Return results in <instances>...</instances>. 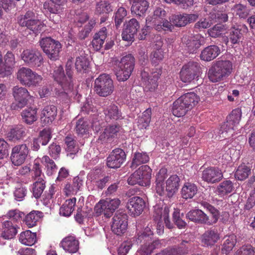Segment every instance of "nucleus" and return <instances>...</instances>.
Wrapping results in <instances>:
<instances>
[{"label": "nucleus", "instance_id": "864d4df0", "mask_svg": "<svg viewBox=\"0 0 255 255\" xmlns=\"http://www.w3.org/2000/svg\"><path fill=\"white\" fill-rule=\"evenodd\" d=\"M45 188V181L43 178H40L33 183L32 185V193L34 197L39 198Z\"/></svg>", "mask_w": 255, "mask_h": 255}, {"label": "nucleus", "instance_id": "39448f33", "mask_svg": "<svg viewBox=\"0 0 255 255\" xmlns=\"http://www.w3.org/2000/svg\"><path fill=\"white\" fill-rule=\"evenodd\" d=\"M134 67V58L131 54L123 57L116 63L115 72L119 81L127 80L131 74Z\"/></svg>", "mask_w": 255, "mask_h": 255}, {"label": "nucleus", "instance_id": "c756f323", "mask_svg": "<svg viewBox=\"0 0 255 255\" xmlns=\"http://www.w3.org/2000/svg\"><path fill=\"white\" fill-rule=\"evenodd\" d=\"M234 184L230 180H225L220 183L215 190V193L220 197H224L234 190Z\"/></svg>", "mask_w": 255, "mask_h": 255}, {"label": "nucleus", "instance_id": "dca6fc26", "mask_svg": "<svg viewBox=\"0 0 255 255\" xmlns=\"http://www.w3.org/2000/svg\"><path fill=\"white\" fill-rule=\"evenodd\" d=\"M128 228V216L123 213L117 212L113 218L112 230L115 234L121 235Z\"/></svg>", "mask_w": 255, "mask_h": 255}, {"label": "nucleus", "instance_id": "a211bd4d", "mask_svg": "<svg viewBox=\"0 0 255 255\" xmlns=\"http://www.w3.org/2000/svg\"><path fill=\"white\" fill-rule=\"evenodd\" d=\"M160 70L153 72L149 76L148 73L144 69L141 72V76L145 82L144 91L146 92H154L157 89L158 85V80L161 75Z\"/></svg>", "mask_w": 255, "mask_h": 255}, {"label": "nucleus", "instance_id": "79ce46f5", "mask_svg": "<svg viewBox=\"0 0 255 255\" xmlns=\"http://www.w3.org/2000/svg\"><path fill=\"white\" fill-rule=\"evenodd\" d=\"M19 241L24 245L32 246L37 241L36 233H33L29 230L23 231L19 235Z\"/></svg>", "mask_w": 255, "mask_h": 255}, {"label": "nucleus", "instance_id": "7ed1b4c3", "mask_svg": "<svg viewBox=\"0 0 255 255\" xmlns=\"http://www.w3.org/2000/svg\"><path fill=\"white\" fill-rule=\"evenodd\" d=\"M233 63L228 60H220L210 68L208 76L210 81L216 83L224 80L232 72Z\"/></svg>", "mask_w": 255, "mask_h": 255}, {"label": "nucleus", "instance_id": "3c124183", "mask_svg": "<svg viewBox=\"0 0 255 255\" xmlns=\"http://www.w3.org/2000/svg\"><path fill=\"white\" fill-rule=\"evenodd\" d=\"M89 65L90 62L86 56L81 55L76 58L75 66L77 71L80 72H86Z\"/></svg>", "mask_w": 255, "mask_h": 255}, {"label": "nucleus", "instance_id": "b1692460", "mask_svg": "<svg viewBox=\"0 0 255 255\" xmlns=\"http://www.w3.org/2000/svg\"><path fill=\"white\" fill-rule=\"evenodd\" d=\"M122 130V127L119 125H112L107 127L104 132L99 136V139L111 141L112 139L117 137Z\"/></svg>", "mask_w": 255, "mask_h": 255}, {"label": "nucleus", "instance_id": "49530a36", "mask_svg": "<svg viewBox=\"0 0 255 255\" xmlns=\"http://www.w3.org/2000/svg\"><path fill=\"white\" fill-rule=\"evenodd\" d=\"M43 217V213L38 211H32L27 214L24 222L28 228H32L36 225L37 222Z\"/></svg>", "mask_w": 255, "mask_h": 255}, {"label": "nucleus", "instance_id": "774afa93", "mask_svg": "<svg viewBox=\"0 0 255 255\" xmlns=\"http://www.w3.org/2000/svg\"><path fill=\"white\" fill-rule=\"evenodd\" d=\"M66 145V150L71 154H75L78 151V147L75 144V141L71 136H67L65 139Z\"/></svg>", "mask_w": 255, "mask_h": 255}, {"label": "nucleus", "instance_id": "ea45409f", "mask_svg": "<svg viewBox=\"0 0 255 255\" xmlns=\"http://www.w3.org/2000/svg\"><path fill=\"white\" fill-rule=\"evenodd\" d=\"M52 4L44 3V8L47 9L51 13L59 14L62 11L63 6L66 3L67 0H50Z\"/></svg>", "mask_w": 255, "mask_h": 255}, {"label": "nucleus", "instance_id": "393cba45", "mask_svg": "<svg viewBox=\"0 0 255 255\" xmlns=\"http://www.w3.org/2000/svg\"><path fill=\"white\" fill-rule=\"evenodd\" d=\"M197 18V16L196 14H180L173 15L170 20L175 26L182 27L194 21Z\"/></svg>", "mask_w": 255, "mask_h": 255}, {"label": "nucleus", "instance_id": "4468645a", "mask_svg": "<svg viewBox=\"0 0 255 255\" xmlns=\"http://www.w3.org/2000/svg\"><path fill=\"white\" fill-rule=\"evenodd\" d=\"M200 67L198 63L190 61L184 64L180 72L181 80L184 83H190L198 76Z\"/></svg>", "mask_w": 255, "mask_h": 255}, {"label": "nucleus", "instance_id": "09e8293b", "mask_svg": "<svg viewBox=\"0 0 255 255\" xmlns=\"http://www.w3.org/2000/svg\"><path fill=\"white\" fill-rule=\"evenodd\" d=\"M197 192V186L193 183H186L182 187L181 195L184 199L192 198Z\"/></svg>", "mask_w": 255, "mask_h": 255}, {"label": "nucleus", "instance_id": "bf43d9fd", "mask_svg": "<svg viewBox=\"0 0 255 255\" xmlns=\"http://www.w3.org/2000/svg\"><path fill=\"white\" fill-rule=\"evenodd\" d=\"M251 172L250 168L245 164L240 165L235 173V178L239 180H244L246 179Z\"/></svg>", "mask_w": 255, "mask_h": 255}, {"label": "nucleus", "instance_id": "6ab92c4d", "mask_svg": "<svg viewBox=\"0 0 255 255\" xmlns=\"http://www.w3.org/2000/svg\"><path fill=\"white\" fill-rule=\"evenodd\" d=\"M222 170L217 167H210L202 171V178L208 184H214L220 182L223 178Z\"/></svg>", "mask_w": 255, "mask_h": 255}, {"label": "nucleus", "instance_id": "052dcab7", "mask_svg": "<svg viewBox=\"0 0 255 255\" xmlns=\"http://www.w3.org/2000/svg\"><path fill=\"white\" fill-rule=\"evenodd\" d=\"M4 63L7 74L10 75L12 74L13 68L15 64V57L13 54L8 51L4 56Z\"/></svg>", "mask_w": 255, "mask_h": 255}, {"label": "nucleus", "instance_id": "412c9836", "mask_svg": "<svg viewBox=\"0 0 255 255\" xmlns=\"http://www.w3.org/2000/svg\"><path fill=\"white\" fill-rule=\"evenodd\" d=\"M182 40L186 44V50L190 53H196L198 48L206 42L205 38L200 34L187 38L185 37Z\"/></svg>", "mask_w": 255, "mask_h": 255}, {"label": "nucleus", "instance_id": "a18cd8bd", "mask_svg": "<svg viewBox=\"0 0 255 255\" xmlns=\"http://www.w3.org/2000/svg\"><path fill=\"white\" fill-rule=\"evenodd\" d=\"M33 71L29 68L22 67L17 72V79L22 85L26 86Z\"/></svg>", "mask_w": 255, "mask_h": 255}, {"label": "nucleus", "instance_id": "9d476101", "mask_svg": "<svg viewBox=\"0 0 255 255\" xmlns=\"http://www.w3.org/2000/svg\"><path fill=\"white\" fill-rule=\"evenodd\" d=\"M39 43L43 52L49 58L53 60L58 59L61 49V44L58 41L46 37L41 39Z\"/></svg>", "mask_w": 255, "mask_h": 255}, {"label": "nucleus", "instance_id": "680f3d73", "mask_svg": "<svg viewBox=\"0 0 255 255\" xmlns=\"http://www.w3.org/2000/svg\"><path fill=\"white\" fill-rule=\"evenodd\" d=\"M226 30L227 29L225 25L222 24H217L208 29V32L210 36L216 38L219 37L222 34L225 33Z\"/></svg>", "mask_w": 255, "mask_h": 255}, {"label": "nucleus", "instance_id": "f03ea898", "mask_svg": "<svg viewBox=\"0 0 255 255\" xmlns=\"http://www.w3.org/2000/svg\"><path fill=\"white\" fill-rule=\"evenodd\" d=\"M153 230L152 226L148 225L143 230L137 233V243H143L144 244L137 251L136 255H150L153 250L160 247L161 245L159 240H152Z\"/></svg>", "mask_w": 255, "mask_h": 255}, {"label": "nucleus", "instance_id": "aec40b11", "mask_svg": "<svg viewBox=\"0 0 255 255\" xmlns=\"http://www.w3.org/2000/svg\"><path fill=\"white\" fill-rule=\"evenodd\" d=\"M126 158L125 151L121 148L113 150L107 159V165L109 168H117L124 163Z\"/></svg>", "mask_w": 255, "mask_h": 255}, {"label": "nucleus", "instance_id": "2eb2a0df", "mask_svg": "<svg viewBox=\"0 0 255 255\" xmlns=\"http://www.w3.org/2000/svg\"><path fill=\"white\" fill-rule=\"evenodd\" d=\"M29 152L26 144L23 143L14 146L11 151L10 159L15 166L21 165L25 160Z\"/></svg>", "mask_w": 255, "mask_h": 255}, {"label": "nucleus", "instance_id": "ddd939ff", "mask_svg": "<svg viewBox=\"0 0 255 255\" xmlns=\"http://www.w3.org/2000/svg\"><path fill=\"white\" fill-rule=\"evenodd\" d=\"M20 56L24 63L32 68L39 67L43 63V58L41 54L35 49L24 50Z\"/></svg>", "mask_w": 255, "mask_h": 255}, {"label": "nucleus", "instance_id": "2f4dec72", "mask_svg": "<svg viewBox=\"0 0 255 255\" xmlns=\"http://www.w3.org/2000/svg\"><path fill=\"white\" fill-rule=\"evenodd\" d=\"M1 236L5 239H12L16 234L17 225L11 221H5L2 223Z\"/></svg>", "mask_w": 255, "mask_h": 255}, {"label": "nucleus", "instance_id": "37998d69", "mask_svg": "<svg viewBox=\"0 0 255 255\" xmlns=\"http://www.w3.org/2000/svg\"><path fill=\"white\" fill-rule=\"evenodd\" d=\"M76 202L75 198L66 200L60 208V214L64 217L70 216L74 211Z\"/></svg>", "mask_w": 255, "mask_h": 255}, {"label": "nucleus", "instance_id": "8fccbe9b", "mask_svg": "<svg viewBox=\"0 0 255 255\" xmlns=\"http://www.w3.org/2000/svg\"><path fill=\"white\" fill-rule=\"evenodd\" d=\"M151 109L148 108L145 110L142 115L139 117L137 121V126L140 129H146L149 125L151 121Z\"/></svg>", "mask_w": 255, "mask_h": 255}, {"label": "nucleus", "instance_id": "f3484780", "mask_svg": "<svg viewBox=\"0 0 255 255\" xmlns=\"http://www.w3.org/2000/svg\"><path fill=\"white\" fill-rule=\"evenodd\" d=\"M125 26L122 33V39L131 43L134 41V36L140 27L139 22L136 19L132 18L126 22Z\"/></svg>", "mask_w": 255, "mask_h": 255}, {"label": "nucleus", "instance_id": "423d86ee", "mask_svg": "<svg viewBox=\"0 0 255 255\" xmlns=\"http://www.w3.org/2000/svg\"><path fill=\"white\" fill-rule=\"evenodd\" d=\"M51 74L54 81L60 86L67 96L72 97L75 94L76 90L74 89L73 78L69 79L67 75L65 74L61 65L55 67L53 72Z\"/></svg>", "mask_w": 255, "mask_h": 255}, {"label": "nucleus", "instance_id": "6e6552de", "mask_svg": "<svg viewBox=\"0 0 255 255\" xmlns=\"http://www.w3.org/2000/svg\"><path fill=\"white\" fill-rule=\"evenodd\" d=\"M94 89L99 96L107 97L114 92L113 81L108 74H101L95 80Z\"/></svg>", "mask_w": 255, "mask_h": 255}, {"label": "nucleus", "instance_id": "cd10ccee", "mask_svg": "<svg viewBox=\"0 0 255 255\" xmlns=\"http://www.w3.org/2000/svg\"><path fill=\"white\" fill-rule=\"evenodd\" d=\"M180 179L176 175L170 176L166 181V188H164V196L172 197L177 191L179 185Z\"/></svg>", "mask_w": 255, "mask_h": 255}, {"label": "nucleus", "instance_id": "a19ab883", "mask_svg": "<svg viewBox=\"0 0 255 255\" xmlns=\"http://www.w3.org/2000/svg\"><path fill=\"white\" fill-rule=\"evenodd\" d=\"M132 5L131 7L132 13L137 15H143L148 7V3L146 0H132Z\"/></svg>", "mask_w": 255, "mask_h": 255}, {"label": "nucleus", "instance_id": "c9c22d12", "mask_svg": "<svg viewBox=\"0 0 255 255\" xmlns=\"http://www.w3.org/2000/svg\"><path fill=\"white\" fill-rule=\"evenodd\" d=\"M107 36V30L106 27H103L95 33L92 41L93 48L98 51L102 47Z\"/></svg>", "mask_w": 255, "mask_h": 255}, {"label": "nucleus", "instance_id": "6e6d98bb", "mask_svg": "<svg viewBox=\"0 0 255 255\" xmlns=\"http://www.w3.org/2000/svg\"><path fill=\"white\" fill-rule=\"evenodd\" d=\"M36 113V109L28 108L22 112L21 116L26 123L31 124L37 119Z\"/></svg>", "mask_w": 255, "mask_h": 255}, {"label": "nucleus", "instance_id": "e2e57ef3", "mask_svg": "<svg viewBox=\"0 0 255 255\" xmlns=\"http://www.w3.org/2000/svg\"><path fill=\"white\" fill-rule=\"evenodd\" d=\"M152 18L151 16H147L146 18V25L143 27L139 33V39L140 40L145 39L146 36L150 32L152 26H154V21L152 22Z\"/></svg>", "mask_w": 255, "mask_h": 255}, {"label": "nucleus", "instance_id": "58836bf2", "mask_svg": "<svg viewBox=\"0 0 255 255\" xmlns=\"http://www.w3.org/2000/svg\"><path fill=\"white\" fill-rule=\"evenodd\" d=\"M178 100L189 110L198 103L199 98L194 93H188L182 95Z\"/></svg>", "mask_w": 255, "mask_h": 255}, {"label": "nucleus", "instance_id": "f8f14e48", "mask_svg": "<svg viewBox=\"0 0 255 255\" xmlns=\"http://www.w3.org/2000/svg\"><path fill=\"white\" fill-rule=\"evenodd\" d=\"M12 91L15 102L11 104V109L18 110L24 107L27 103L28 98L30 97L28 90L25 88L15 86L13 87Z\"/></svg>", "mask_w": 255, "mask_h": 255}, {"label": "nucleus", "instance_id": "5fc2aeb1", "mask_svg": "<svg viewBox=\"0 0 255 255\" xmlns=\"http://www.w3.org/2000/svg\"><path fill=\"white\" fill-rule=\"evenodd\" d=\"M236 244V237L231 235L225 237V241L223 245L222 251L223 254H228L233 249Z\"/></svg>", "mask_w": 255, "mask_h": 255}, {"label": "nucleus", "instance_id": "5701e85b", "mask_svg": "<svg viewBox=\"0 0 255 255\" xmlns=\"http://www.w3.org/2000/svg\"><path fill=\"white\" fill-rule=\"evenodd\" d=\"M186 217L189 220L195 223L209 225L215 223L213 222V220H210L209 217L201 210L199 209H195L190 211L187 213Z\"/></svg>", "mask_w": 255, "mask_h": 255}, {"label": "nucleus", "instance_id": "0e129e2a", "mask_svg": "<svg viewBox=\"0 0 255 255\" xmlns=\"http://www.w3.org/2000/svg\"><path fill=\"white\" fill-rule=\"evenodd\" d=\"M24 214L22 212L17 209L9 210L5 215V217L9 219L8 221H11V222L16 224L19 221Z\"/></svg>", "mask_w": 255, "mask_h": 255}, {"label": "nucleus", "instance_id": "4d7b16f0", "mask_svg": "<svg viewBox=\"0 0 255 255\" xmlns=\"http://www.w3.org/2000/svg\"><path fill=\"white\" fill-rule=\"evenodd\" d=\"M173 105L172 113L176 117H182L189 110L178 99L173 103Z\"/></svg>", "mask_w": 255, "mask_h": 255}, {"label": "nucleus", "instance_id": "9b49d317", "mask_svg": "<svg viewBox=\"0 0 255 255\" xmlns=\"http://www.w3.org/2000/svg\"><path fill=\"white\" fill-rule=\"evenodd\" d=\"M241 117L242 112L240 109L237 108L233 110L227 117V122L222 125L220 130V134H223V136L224 137L233 135L234 128L239 124Z\"/></svg>", "mask_w": 255, "mask_h": 255}, {"label": "nucleus", "instance_id": "0eeeda50", "mask_svg": "<svg viewBox=\"0 0 255 255\" xmlns=\"http://www.w3.org/2000/svg\"><path fill=\"white\" fill-rule=\"evenodd\" d=\"M17 22L21 26L26 27L35 34L40 33L46 26L44 21L40 20L31 10H28L24 14L18 16Z\"/></svg>", "mask_w": 255, "mask_h": 255}, {"label": "nucleus", "instance_id": "c03bdc74", "mask_svg": "<svg viewBox=\"0 0 255 255\" xmlns=\"http://www.w3.org/2000/svg\"><path fill=\"white\" fill-rule=\"evenodd\" d=\"M88 180L97 188L102 189L109 180V177L106 176L102 179H99V175L95 173H91L88 175Z\"/></svg>", "mask_w": 255, "mask_h": 255}, {"label": "nucleus", "instance_id": "e433bc0d", "mask_svg": "<svg viewBox=\"0 0 255 255\" xmlns=\"http://www.w3.org/2000/svg\"><path fill=\"white\" fill-rule=\"evenodd\" d=\"M91 128V122L87 119H79L76 122V131L80 136L89 134Z\"/></svg>", "mask_w": 255, "mask_h": 255}, {"label": "nucleus", "instance_id": "7c9ffc66", "mask_svg": "<svg viewBox=\"0 0 255 255\" xmlns=\"http://www.w3.org/2000/svg\"><path fill=\"white\" fill-rule=\"evenodd\" d=\"M220 53V49L215 45L205 48L201 52L200 58L205 61H210L216 58Z\"/></svg>", "mask_w": 255, "mask_h": 255}, {"label": "nucleus", "instance_id": "1a4fd4ad", "mask_svg": "<svg viewBox=\"0 0 255 255\" xmlns=\"http://www.w3.org/2000/svg\"><path fill=\"white\" fill-rule=\"evenodd\" d=\"M120 204L121 201L118 198L100 200L95 206V214L97 216L103 215L106 218H110Z\"/></svg>", "mask_w": 255, "mask_h": 255}, {"label": "nucleus", "instance_id": "4c0bfd02", "mask_svg": "<svg viewBox=\"0 0 255 255\" xmlns=\"http://www.w3.org/2000/svg\"><path fill=\"white\" fill-rule=\"evenodd\" d=\"M219 239V235L215 230H208L202 236L201 242L204 246H211L217 242Z\"/></svg>", "mask_w": 255, "mask_h": 255}, {"label": "nucleus", "instance_id": "338daca9", "mask_svg": "<svg viewBox=\"0 0 255 255\" xmlns=\"http://www.w3.org/2000/svg\"><path fill=\"white\" fill-rule=\"evenodd\" d=\"M233 10L241 18H246L249 14V10L244 5L239 3L235 5Z\"/></svg>", "mask_w": 255, "mask_h": 255}, {"label": "nucleus", "instance_id": "20e7f679", "mask_svg": "<svg viewBox=\"0 0 255 255\" xmlns=\"http://www.w3.org/2000/svg\"><path fill=\"white\" fill-rule=\"evenodd\" d=\"M233 63L228 60H220L210 68L208 76L210 81L216 83L224 80L232 72Z\"/></svg>", "mask_w": 255, "mask_h": 255}, {"label": "nucleus", "instance_id": "603ef678", "mask_svg": "<svg viewBox=\"0 0 255 255\" xmlns=\"http://www.w3.org/2000/svg\"><path fill=\"white\" fill-rule=\"evenodd\" d=\"M148 155L145 152H135L132 158L131 167L135 168L136 167L141 164H144L149 161Z\"/></svg>", "mask_w": 255, "mask_h": 255}, {"label": "nucleus", "instance_id": "bb28decb", "mask_svg": "<svg viewBox=\"0 0 255 255\" xmlns=\"http://www.w3.org/2000/svg\"><path fill=\"white\" fill-rule=\"evenodd\" d=\"M57 108L53 105L45 106L41 112V120L45 125H48L53 122L57 116Z\"/></svg>", "mask_w": 255, "mask_h": 255}, {"label": "nucleus", "instance_id": "f704fd0d", "mask_svg": "<svg viewBox=\"0 0 255 255\" xmlns=\"http://www.w3.org/2000/svg\"><path fill=\"white\" fill-rule=\"evenodd\" d=\"M167 176V170L165 168H161L158 171L156 178V193L160 196H164V184L163 181Z\"/></svg>", "mask_w": 255, "mask_h": 255}, {"label": "nucleus", "instance_id": "4be33fe9", "mask_svg": "<svg viewBox=\"0 0 255 255\" xmlns=\"http://www.w3.org/2000/svg\"><path fill=\"white\" fill-rule=\"evenodd\" d=\"M145 206L144 200L138 196L130 198L127 203V208L134 216H139L142 212Z\"/></svg>", "mask_w": 255, "mask_h": 255}, {"label": "nucleus", "instance_id": "c85d7f7f", "mask_svg": "<svg viewBox=\"0 0 255 255\" xmlns=\"http://www.w3.org/2000/svg\"><path fill=\"white\" fill-rule=\"evenodd\" d=\"M61 246L69 253H76L79 249V242L75 237L68 236L65 238L61 242Z\"/></svg>", "mask_w": 255, "mask_h": 255}, {"label": "nucleus", "instance_id": "72a5a7b5", "mask_svg": "<svg viewBox=\"0 0 255 255\" xmlns=\"http://www.w3.org/2000/svg\"><path fill=\"white\" fill-rule=\"evenodd\" d=\"M188 244L187 241H183L179 246L166 248L162 252L163 255H182L188 252L189 248L186 246Z\"/></svg>", "mask_w": 255, "mask_h": 255}, {"label": "nucleus", "instance_id": "f257e3e1", "mask_svg": "<svg viewBox=\"0 0 255 255\" xmlns=\"http://www.w3.org/2000/svg\"><path fill=\"white\" fill-rule=\"evenodd\" d=\"M153 230L152 226L148 225L143 230L137 233V243H143L144 244L137 251L136 255H150L153 250L160 247L161 245L159 240H152Z\"/></svg>", "mask_w": 255, "mask_h": 255}, {"label": "nucleus", "instance_id": "13d9d810", "mask_svg": "<svg viewBox=\"0 0 255 255\" xmlns=\"http://www.w3.org/2000/svg\"><path fill=\"white\" fill-rule=\"evenodd\" d=\"M41 162L46 166V174L48 176H51L56 172L57 167L55 163L48 156H44L41 159Z\"/></svg>", "mask_w": 255, "mask_h": 255}, {"label": "nucleus", "instance_id": "69168bd1", "mask_svg": "<svg viewBox=\"0 0 255 255\" xmlns=\"http://www.w3.org/2000/svg\"><path fill=\"white\" fill-rule=\"evenodd\" d=\"M112 11L111 5L106 1H101L96 5V11L98 14H107Z\"/></svg>", "mask_w": 255, "mask_h": 255}, {"label": "nucleus", "instance_id": "473e14b6", "mask_svg": "<svg viewBox=\"0 0 255 255\" xmlns=\"http://www.w3.org/2000/svg\"><path fill=\"white\" fill-rule=\"evenodd\" d=\"M27 133L26 129L22 126L11 128L7 133V137L12 141L19 140L24 137Z\"/></svg>", "mask_w": 255, "mask_h": 255}, {"label": "nucleus", "instance_id": "de8ad7c7", "mask_svg": "<svg viewBox=\"0 0 255 255\" xmlns=\"http://www.w3.org/2000/svg\"><path fill=\"white\" fill-rule=\"evenodd\" d=\"M142 168H138L133 173L130 175L128 179V184L131 185H134L135 184H138L142 186H146V183L148 182V174L145 175L143 181H141L139 178L141 173V169Z\"/></svg>", "mask_w": 255, "mask_h": 255}, {"label": "nucleus", "instance_id": "a878e982", "mask_svg": "<svg viewBox=\"0 0 255 255\" xmlns=\"http://www.w3.org/2000/svg\"><path fill=\"white\" fill-rule=\"evenodd\" d=\"M106 120L118 121L124 119L121 110L115 104H111L107 106L104 110Z\"/></svg>", "mask_w": 255, "mask_h": 255}]
</instances>
